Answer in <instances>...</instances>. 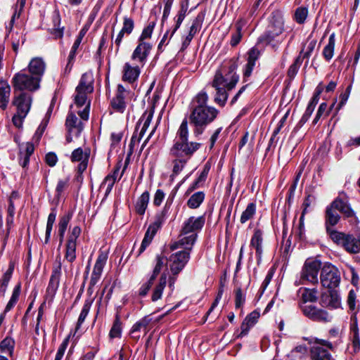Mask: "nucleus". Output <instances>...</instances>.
<instances>
[{
  "mask_svg": "<svg viewBox=\"0 0 360 360\" xmlns=\"http://www.w3.org/2000/svg\"><path fill=\"white\" fill-rule=\"evenodd\" d=\"M208 95L200 91L193 99L188 120L193 127V134L195 137L202 135L207 125L213 122L219 115V110L213 106L207 105Z\"/></svg>",
  "mask_w": 360,
  "mask_h": 360,
  "instance_id": "1",
  "label": "nucleus"
},
{
  "mask_svg": "<svg viewBox=\"0 0 360 360\" xmlns=\"http://www.w3.org/2000/svg\"><path fill=\"white\" fill-rule=\"evenodd\" d=\"M188 137V120L184 118L177 129L174 144L170 149L172 156L190 159L199 150L202 144L196 141H189Z\"/></svg>",
  "mask_w": 360,
  "mask_h": 360,
  "instance_id": "2",
  "label": "nucleus"
},
{
  "mask_svg": "<svg viewBox=\"0 0 360 360\" xmlns=\"http://www.w3.org/2000/svg\"><path fill=\"white\" fill-rule=\"evenodd\" d=\"M205 217L204 216L191 217L184 221L179 240L169 245L170 250L178 248L191 250L197 239V233L204 226Z\"/></svg>",
  "mask_w": 360,
  "mask_h": 360,
  "instance_id": "3",
  "label": "nucleus"
},
{
  "mask_svg": "<svg viewBox=\"0 0 360 360\" xmlns=\"http://www.w3.org/2000/svg\"><path fill=\"white\" fill-rule=\"evenodd\" d=\"M94 75L91 71L84 73L79 83L76 88L75 103L77 107H82L86 104L84 109L79 112V116L84 120H87L89 114L90 101H87V95L94 90Z\"/></svg>",
  "mask_w": 360,
  "mask_h": 360,
  "instance_id": "4",
  "label": "nucleus"
},
{
  "mask_svg": "<svg viewBox=\"0 0 360 360\" xmlns=\"http://www.w3.org/2000/svg\"><path fill=\"white\" fill-rule=\"evenodd\" d=\"M284 31V20L281 11H276L271 13L266 31L259 39V42L271 44L276 40Z\"/></svg>",
  "mask_w": 360,
  "mask_h": 360,
  "instance_id": "5",
  "label": "nucleus"
},
{
  "mask_svg": "<svg viewBox=\"0 0 360 360\" xmlns=\"http://www.w3.org/2000/svg\"><path fill=\"white\" fill-rule=\"evenodd\" d=\"M321 262L314 258H308L304 263L300 276L295 283L297 285L317 284L319 272L321 269Z\"/></svg>",
  "mask_w": 360,
  "mask_h": 360,
  "instance_id": "6",
  "label": "nucleus"
},
{
  "mask_svg": "<svg viewBox=\"0 0 360 360\" xmlns=\"http://www.w3.org/2000/svg\"><path fill=\"white\" fill-rule=\"evenodd\" d=\"M328 233L330 238L347 252L352 254L360 253V233L356 238L352 234L338 232L328 228Z\"/></svg>",
  "mask_w": 360,
  "mask_h": 360,
  "instance_id": "7",
  "label": "nucleus"
},
{
  "mask_svg": "<svg viewBox=\"0 0 360 360\" xmlns=\"http://www.w3.org/2000/svg\"><path fill=\"white\" fill-rule=\"evenodd\" d=\"M41 81L30 73H27L26 70H22L16 73L13 79L12 84L15 92L16 91L27 90L34 91L39 89Z\"/></svg>",
  "mask_w": 360,
  "mask_h": 360,
  "instance_id": "8",
  "label": "nucleus"
},
{
  "mask_svg": "<svg viewBox=\"0 0 360 360\" xmlns=\"http://www.w3.org/2000/svg\"><path fill=\"white\" fill-rule=\"evenodd\" d=\"M13 105L16 107L17 111L13 117V122L15 126L20 128L22 125V121L30 111L32 104V97L29 94L20 92L15 96Z\"/></svg>",
  "mask_w": 360,
  "mask_h": 360,
  "instance_id": "9",
  "label": "nucleus"
},
{
  "mask_svg": "<svg viewBox=\"0 0 360 360\" xmlns=\"http://www.w3.org/2000/svg\"><path fill=\"white\" fill-rule=\"evenodd\" d=\"M320 281L323 288L330 290L337 288L340 282L339 270L330 263L324 264L321 268Z\"/></svg>",
  "mask_w": 360,
  "mask_h": 360,
  "instance_id": "10",
  "label": "nucleus"
},
{
  "mask_svg": "<svg viewBox=\"0 0 360 360\" xmlns=\"http://www.w3.org/2000/svg\"><path fill=\"white\" fill-rule=\"evenodd\" d=\"M191 250L184 249L170 255L169 264L173 274H178L184 268L190 259Z\"/></svg>",
  "mask_w": 360,
  "mask_h": 360,
  "instance_id": "11",
  "label": "nucleus"
},
{
  "mask_svg": "<svg viewBox=\"0 0 360 360\" xmlns=\"http://www.w3.org/2000/svg\"><path fill=\"white\" fill-rule=\"evenodd\" d=\"M143 66L133 63L127 62L122 67V81L131 84L132 86L136 85V81L138 80L141 74V69Z\"/></svg>",
  "mask_w": 360,
  "mask_h": 360,
  "instance_id": "12",
  "label": "nucleus"
},
{
  "mask_svg": "<svg viewBox=\"0 0 360 360\" xmlns=\"http://www.w3.org/2000/svg\"><path fill=\"white\" fill-rule=\"evenodd\" d=\"M238 81V76L236 73L226 75L224 77L220 72H216L212 81V86L215 89H226L231 90L235 87Z\"/></svg>",
  "mask_w": 360,
  "mask_h": 360,
  "instance_id": "13",
  "label": "nucleus"
},
{
  "mask_svg": "<svg viewBox=\"0 0 360 360\" xmlns=\"http://www.w3.org/2000/svg\"><path fill=\"white\" fill-rule=\"evenodd\" d=\"M151 49L152 45L150 43L146 41H139L137 46L135 48L131 56V60L134 63L143 67L147 61Z\"/></svg>",
  "mask_w": 360,
  "mask_h": 360,
  "instance_id": "14",
  "label": "nucleus"
},
{
  "mask_svg": "<svg viewBox=\"0 0 360 360\" xmlns=\"http://www.w3.org/2000/svg\"><path fill=\"white\" fill-rule=\"evenodd\" d=\"M323 347L333 349V345L330 342L324 340H317L316 345L311 349V360H332L331 355Z\"/></svg>",
  "mask_w": 360,
  "mask_h": 360,
  "instance_id": "15",
  "label": "nucleus"
},
{
  "mask_svg": "<svg viewBox=\"0 0 360 360\" xmlns=\"http://www.w3.org/2000/svg\"><path fill=\"white\" fill-rule=\"evenodd\" d=\"M129 92L122 85L117 86V90L115 96L111 100V107L114 111L123 113L127 109L128 104V99L127 96Z\"/></svg>",
  "mask_w": 360,
  "mask_h": 360,
  "instance_id": "16",
  "label": "nucleus"
},
{
  "mask_svg": "<svg viewBox=\"0 0 360 360\" xmlns=\"http://www.w3.org/2000/svg\"><path fill=\"white\" fill-rule=\"evenodd\" d=\"M300 308L303 314L310 319L316 321H330L331 316L325 310L318 309L317 307L309 304H300Z\"/></svg>",
  "mask_w": 360,
  "mask_h": 360,
  "instance_id": "17",
  "label": "nucleus"
},
{
  "mask_svg": "<svg viewBox=\"0 0 360 360\" xmlns=\"http://www.w3.org/2000/svg\"><path fill=\"white\" fill-rule=\"evenodd\" d=\"M108 260V253L105 252H101L99 253L95 264L94 266L93 271L91 275V278L89 281L90 288L94 287L97 284L98 281L100 280L103 268L106 264Z\"/></svg>",
  "mask_w": 360,
  "mask_h": 360,
  "instance_id": "18",
  "label": "nucleus"
},
{
  "mask_svg": "<svg viewBox=\"0 0 360 360\" xmlns=\"http://www.w3.org/2000/svg\"><path fill=\"white\" fill-rule=\"evenodd\" d=\"M250 247L255 250L257 262L262 261L264 252V233L260 229H255L250 240Z\"/></svg>",
  "mask_w": 360,
  "mask_h": 360,
  "instance_id": "19",
  "label": "nucleus"
},
{
  "mask_svg": "<svg viewBox=\"0 0 360 360\" xmlns=\"http://www.w3.org/2000/svg\"><path fill=\"white\" fill-rule=\"evenodd\" d=\"M90 150L89 148H77L75 149L71 155L72 162H79L77 167L78 172L82 173L87 167Z\"/></svg>",
  "mask_w": 360,
  "mask_h": 360,
  "instance_id": "20",
  "label": "nucleus"
},
{
  "mask_svg": "<svg viewBox=\"0 0 360 360\" xmlns=\"http://www.w3.org/2000/svg\"><path fill=\"white\" fill-rule=\"evenodd\" d=\"M27 70L29 73L41 81L46 70V63L41 58L34 57L30 61Z\"/></svg>",
  "mask_w": 360,
  "mask_h": 360,
  "instance_id": "21",
  "label": "nucleus"
},
{
  "mask_svg": "<svg viewBox=\"0 0 360 360\" xmlns=\"http://www.w3.org/2000/svg\"><path fill=\"white\" fill-rule=\"evenodd\" d=\"M260 56L259 50L254 46L248 52V63L244 70V76L248 77L251 75L252 72L255 66L256 61Z\"/></svg>",
  "mask_w": 360,
  "mask_h": 360,
  "instance_id": "22",
  "label": "nucleus"
},
{
  "mask_svg": "<svg viewBox=\"0 0 360 360\" xmlns=\"http://www.w3.org/2000/svg\"><path fill=\"white\" fill-rule=\"evenodd\" d=\"M259 315L258 311H254L245 317L240 326L241 332L239 335L240 337L246 335L248 333L250 329L257 322Z\"/></svg>",
  "mask_w": 360,
  "mask_h": 360,
  "instance_id": "23",
  "label": "nucleus"
},
{
  "mask_svg": "<svg viewBox=\"0 0 360 360\" xmlns=\"http://www.w3.org/2000/svg\"><path fill=\"white\" fill-rule=\"evenodd\" d=\"M34 150V145L30 142L20 146V164L22 167H26L29 164L30 156L33 153Z\"/></svg>",
  "mask_w": 360,
  "mask_h": 360,
  "instance_id": "24",
  "label": "nucleus"
},
{
  "mask_svg": "<svg viewBox=\"0 0 360 360\" xmlns=\"http://www.w3.org/2000/svg\"><path fill=\"white\" fill-rule=\"evenodd\" d=\"M154 110L153 108H150L148 110H146L145 112L142 115L141 118L139 119L137 125H136V131L141 127L140 131L141 136H143L146 130L148 129L151 120L153 117Z\"/></svg>",
  "mask_w": 360,
  "mask_h": 360,
  "instance_id": "25",
  "label": "nucleus"
},
{
  "mask_svg": "<svg viewBox=\"0 0 360 360\" xmlns=\"http://www.w3.org/2000/svg\"><path fill=\"white\" fill-rule=\"evenodd\" d=\"M60 16L58 11H55L52 16V27L49 29L51 34L55 39H60L63 36L64 27H60Z\"/></svg>",
  "mask_w": 360,
  "mask_h": 360,
  "instance_id": "26",
  "label": "nucleus"
},
{
  "mask_svg": "<svg viewBox=\"0 0 360 360\" xmlns=\"http://www.w3.org/2000/svg\"><path fill=\"white\" fill-rule=\"evenodd\" d=\"M333 207H336L339 212L342 213L347 217H350L354 215V212L351 208L347 200L346 199H342L340 198H336L333 202Z\"/></svg>",
  "mask_w": 360,
  "mask_h": 360,
  "instance_id": "27",
  "label": "nucleus"
},
{
  "mask_svg": "<svg viewBox=\"0 0 360 360\" xmlns=\"http://www.w3.org/2000/svg\"><path fill=\"white\" fill-rule=\"evenodd\" d=\"M340 219V215L338 214V210L336 207H333V203L330 205L329 207L326 210V230L328 231V228L334 230L331 226H335L338 224Z\"/></svg>",
  "mask_w": 360,
  "mask_h": 360,
  "instance_id": "28",
  "label": "nucleus"
},
{
  "mask_svg": "<svg viewBox=\"0 0 360 360\" xmlns=\"http://www.w3.org/2000/svg\"><path fill=\"white\" fill-rule=\"evenodd\" d=\"M298 295L300 297L302 305H307V302H315L317 299V290L315 289H309L301 288L298 290Z\"/></svg>",
  "mask_w": 360,
  "mask_h": 360,
  "instance_id": "29",
  "label": "nucleus"
},
{
  "mask_svg": "<svg viewBox=\"0 0 360 360\" xmlns=\"http://www.w3.org/2000/svg\"><path fill=\"white\" fill-rule=\"evenodd\" d=\"M167 276L166 274H162L159 279V281L155 285L151 296V300L153 302H156L161 299L163 290L167 284Z\"/></svg>",
  "mask_w": 360,
  "mask_h": 360,
  "instance_id": "30",
  "label": "nucleus"
},
{
  "mask_svg": "<svg viewBox=\"0 0 360 360\" xmlns=\"http://www.w3.org/2000/svg\"><path fill=\"white\" fill-rule=\"evenodd\" d=\"M61 274V263L58 262V266L55 267L53 270L49 286L48 291L55 292L58 288L60 277Z\"/></svg>",
  "mask_w": 360,
  "mask_h": 360,
  "instance_id": "31",
  "label": "nucleus"
},
{
  "mask_svg": "<svg viewBox=\"0 0 360 360\" xmlns=\"http://www.w3.org/2000/svg\"><path fill=\"white\" fill-rule=\"evenodd\" d=\"M151 321L152 319L148 316L143 317L136 323H134L131 329V334L132 335L133 338H139V335H136V334L137 332L141 330H143L145 333H146L148 332V326L150 324Z\"/></svg>",
  "mask_w": 360,
  "mask_h": 360,
  "instance_id": "32",
  "label": "nucleus"
},
{
  "mask_svg": "<svg viewBox=\"0 0 360 360\" xmlns=\"http://www.w3.org/2000/svg\"><path fill=\"white\" fill-rule=\"evenodd\" d=\"M321 92V89L319 88V86L316 89V93L311 98V101H309L308 106L305 110L304 114L303 115L302 117V121L306 122L308 120L309 117L311 115L312 112H314L316 105H317L319 101V95Z\"/></svg>",
  "mask_w": 360,
  "mask_h": 360,
  "instance_id": "33",
  "label": "nucleus"
},
{
  "mask_svg": "<svg viewBox=\"0 0 360 360\" xmlns=\"http://www.w3.org/2000/svg\"><path fill=\"white\" fill-rule=\"evenodd\" d=\"M149 200H150V193L148 191L143 192L141 195V196L138 198V200L136 202L135 209H136V212L139 214H140V215L144 214V213L147 209V207H148V205L149 202Z\"/></svg>",
  "mask_w": 360,
  "mask_h": 360,
  "instance_id": "34",
  "label": "nucleus"
},
{
  "mask_svg": "<svg viewBox=\"0 0 360 360\" xmlns=\"http://www.w3.org/2000/svg\"><path fill=\"white\" fill-rule=\"evenodd\" d=\"M11 88L9 84L3 80L0 81V107L5 108L9 101Z\"/></svg>",
  "mask_w": 360,
  "mask_h": 360,
  "instance_id": "35",
  "label": "nucleus"
},
{
  "mask_svg": "<svg viewBox=\"0 0 360 360\" xmlns=\"http://www.w3.org/2000/svg\"><path fill=\"white\" fill-rule=\"evenodd\" d=\"M15 341L11 337L5 338L0 343V351L1 353L8 355L11 359L13 357Z\"/></svg>",
  "mask_w": 360,
  "mask_h": 360,
  "instance_id": "36",
  "label": "nucleus"
},
{
  "mask_svg": "<svg viewBox=\"0 0 360 360\" xmlns=\"http://www.w3.org/2000/svg\"><path fill=\"white\" fill-rule=\"evenodd\" d=\"M335 45V33H332L329 37L328 44L324 47L323 50V56L327 61L330 60L333 57Z\"/></svg>",
  "mask_w": 360,
  "mask_h": 360,
  "instance_id": "37",
  "label": "nucleus"
},
{
  "mask_svg": "<svg viewBox=\"0 0 360 360\" xmlns=\"http://www.w3.org/2000/svg\"><path fill=\"white\" fill-rule=\"evenodd\" d=\"M187 12V7L184 5H181L180 10L177 15L174 18L175 25L172 28L170 34V38L174 34L177 30L180 27L182 22L184 21Z\"/></svg>",
  "mask_w": 360,
  "mask_h": 360,
  "instance_id": "38",
  "label": "nucleus"
},
{
  "mask_svg": "<svg viewBox=\"0 0 360 360\" xmlns=\"http://www.w3.org/2000/svg\"><path fill=\"white\" fill-rule=\"evenodd\" d=\"M245 24H246V22L243 19H240V20H238L236 22V32L232 34L231 39L230 41V44L232 46H236L240 41L241 38H242L241 31Z\"/></svg>",
  "mask_w": 360,
  "mask_h": 360,
  "instance_id": "39",
  "label": "nucleus"
},
{
  "mask_svg": "<svg viewBox=\"0 0 360 360\" xmlns=\"http://www.w3.org/2000/svg\"><path fill=\"white\" fill-rule=\"evenodd\" d=\"M205 199V193L202 191H198L193 194L187 202L188 206L191 209L198 208Z\"/></svg>",
  "mask_w": 360,
  "mask_h": 360,
  "instance_id": "40",
  "label": "nucleus"
},
{
  "mask_svg": "<svg viewBox=\"0 0 360 360\" xmlns=\"http://www.w3.org/2000/svg\"><path fill=\"white\" fill-rule=\"evenodd\" d=\"M157 231H158L153 229L150 226L148 228L139 251V255L142 253L146 250V248L150 245Z\"/></svg>",
  "mask_w": 360,
  "mask_h": 360,
  "instance_id": "41",
  "label": "nucleus"
},
{
  "mask_svg": "<svg viewBox=\"0 0 360 360\" xmlns=\"http://www.w3.org/2000/svg\"><path fill=\"white\" fill-rule=\"evenodd\" d=\"M326 304L333 309H337L340 306V298L335 290H330L329 295L324 300Z\"/></svg>",
  "mask_w": 360,
  "mask_h": 360,
  "instance_id": "42",
  "label": "nucleus"
},
{
  "mask_svg": "<svg viewBox=\"0 0 360 360\" xmlns=\"http://www.w3.org/2000/svg\"><path fill=\"white\" fill-rule=\"evenodd\" d=\"M77 243L67 241L65 243V259L72 263L76 259Z\"/></svg>",
  "mask_w": 360,
  "mask_h": 360,
  "instance_id": "43",
  "label": "nucleus"
},
{
  "mask_svg": "<svg viewBox=\"0 0 360 360\" xmlns=\"http://www.w3.org/2000/svg\"><path fill=\"white\" fill-rule=\"evenodd\" d=\"M122 335V322L118 314L116 315L113 325L110 330L109 337L110 339L120 338Z\"/></svg>",
  "mask_w": 360,
  "mask_h": 360,
  "instance_id": "44",
  "label": "nucleus"
},
{
  "mask_svg": "<svg viewBox=\"0 0 360 360\" xmlns=\"http://www.w3.org/2000/svg\"><path fill=\"white\" fill-rule=\"evenodd\" d=\"M71 219V214H67L63 216L58 223V234L60 236V243H61L63 240L65 233L66 231L68 225Z\"/></svg>",
  "mask_w": 360,
  "mask_h": 360,
  "instance_id": "45",
  "label": "nucleus"
},
{
  "mask_svg": "<svg viewBox=\"0 0 360 360\" xmlns=\"http://www.w3.org/2000/svg\"><path fill=\"white\" fill-rule=\"evenodd\" d=\"M167 214V208L165 206L160 212L156 214L154 222L151 224L149 226L152 227L153 229L156 231H158V229L162 226V225L165 222Z\"/></svg>",
  "mask_w": 360,
  "mask_h": 360,
  "instance_id": "46",
  "label": "nucleus"
},
{
  "mask_svg": "<svg viewBox=\"0 0 360 360\" xmlns=\"http://www.w3.org/2000/svg\"><path fill=\"white\" fill-rule=\"evenodd\" d=\"M256 212V205L255 203H250L248 205L245 211L243 212L240 221L242 224L245 223L253 217Z\"/></svg>",
  "mask_w": 360,
  "mask_h": 360,
  "instance_id": "47",
  "label": "nucleus"
},
{
  "mask_svg": "<svg viewBox=\"0 0 360 360\" xmlns=\"http://www.w3.org/2000/svg\"><path fill=\"white\" fill-rule=\"evenodd\" d=\"M66 125L70 132L74 129H77L79 132L81 131V122L78 120L76 115L73 113H70L67 117Z\"/></svg>",
  "mask_w": 360,
  "mask_h": 360,
  "instance_id": "48",
  "label": "nucleus"
},
{
  "mask_svg": "<svg viewBox=\"0 0 360 360\" xmlns=\"http://www.w3.org/2000/svg\"><path fill=\"white\" fill-rule=\"evenodd\" d=\"M188 160L186 158H176L172 162V175H178L184 168Z\"/></svg>",
  "mask_w": 360,
  "mask_h": 360,
  "instance_id": "49",
  "label": "nucleus"
},
{
  "mask_svg": "<svg viewBox=\"0 0 360 360\" xmlns=\"http://www.w3.org/2000/svg\"><path fill=\"white\" fill-rule=\"evenodd\" d=\"M91 304H92L91 300H86L85 301V302L82 307V311L79 314L78 321H77V328H79L84 321L86 317L87 316V315L89 312V310L91 307Z\"/></svg>",
  "mask_w": 360,
  "mask_h": 360,
  "instance_id": "50",
  "label": "nucleus"
},
{
  "mask_svg": "<svg viewBox=\"0 0 360 360\" xmlns=\"http://www.w3.org/2000/svg\"><path fill=\"white\" fill-rule=\"evenodd\" d=\"M69 184L70 177H65L58 180L56 187V192L58 198L62 195L65 191L68 188Z\"/></svg>",
  "mask_w": 360,
  "mask_h": 360,
  "instance_id": "51",
  "label": "nucleus"
},
{
  "mask_svg": "<svg viewBox=\"0 0 360 360\" xmlns=\"http://www.w3.org/2000/svg\"><path fill=\"white\" fill-rule=\"evenodd\" d=\"M26 0H17L16 4L14 8V13L13 14L12 18L10 22V30L12 29L13 22L15 18H18L20 15V13L22 11L24 6L25 4Z\"/></svg>",
  "mask_w": 360,
  "mask_h": 360,
  "instance_id": "52",
  "label": "nucleus"
},
{
  "mask_svg": "<svg viewBox=\"0 0 360 360\" xmlns=\"http://www.w3.org/2000/svg\"><path fill=\"white\" fill-rule=\"evenodd\" d=\"M155 26V22H154V21L150 22L148 23V25L143 29V30L139 39V42L145 41L146 39L150 38Z\"/></svg>",
  "mask_w": 360,
  "mask_h": 360,
  "instance_id": "53",
  "label": "nucleus"
},
{
  "mask_svg": "<svg viewBox=\"0 0 360 360\" xmlns=\"http://www.w3.org/2000/svg\"><path fill=\"white\" fill-rule=\"evenodd\" d=\"M226 90V89H216L214 101L219 105L224 106L228 98Z\"/></svg>",
  "mask_w": 360,
  "mask_h": 360,
  "instance_id": "54",
  "label": "nucleus"
},
{
  "mask_svg": "<svg viewBox=\"0 0 360 360\" xmlns=\"http://www.w3.org/2000/svg\"><path fill=\"white\" fill-rule=\"evenodd\" d=\"M163 4V12L162 21L164 22L169 17L174 0H162Z\"/></svg>",
  "mask_w": 360,
  "mask_h": 360,
  "instance_id": "55",
  "label": "nucleus"
},
{
  "mask_svg": "<svg viewBox=\"0 0 360 360\" xmlns=\"http://www.w3.org/2000/svg\"><path fill=\"white\" fill-rule=\"evenodd\" d=\"M134 27V20L129 17H124L123 20V26L122 30L123 32H125L127 34H130Z\"/></svg>",
  "mask_w": 360,
  "mask_h": 360,
  "instance_id": "56",
  "label": "nucleus"
},
{
  "mask_svg": "<svg viewBox=\"0 0 360 360\" xmlns=\"http://www.w3.org/2000/svg\"><path fill=\"white\" fill-rule=\"evenodd\" d=\"M307 13L308 11L306 8L300 7L297 8L295 13V20L300 24L303 23L306 20Z\"/></svg>",
  "mask_w": 360,
  "mask_h": 360,
  "instance_id": "57",
  "label": "nucleus"
},
{
  "mask_svg": "<svg viewBox=\"0 0 360 360\" xmlns=\"http://www.w3.org/2000/svg\"><path fill=\"white\" fill-rule=\"evenodd\" d=\"M116 177H112L110 174H108L104 179L103 182L102 183V186L103 188L105 187V193L108 194L111 191L112 188L116 182Z\"/></svg>",
  "mask_w": 360,
  "mask_h": 360,
  "instance_id": "58",
  "label": "nucleus"
},
{
  "mask_svg": "<svg viewBox=\"0 0 360 360\" xmlns=\"http://www.w3.org/2000/svg\"><path fill=\"white\" fill-rule=\"evenodd\" d=\"M156 259H157L156 264L153 269V274L150 276V277H153L154 279H155L157 276L160 274L162 268L163 267V266L165 263V259L163 257L158 256Z\"/></svg>",
  "mask_w": 360,
  "mask_h": 360,
  "instance_id": "59",
  "label": "nucleus"
},
{
  "mask_svg": "<svg viewBox=\"0 0 360 360\" xmlns=\"http://www.w3.org/2000/svg\"><path fill=\"white\" fill-rule=\"evenodd\" d=\"M155 280V279H154L153 277L150 276L149 279L146 283L142 284L139 289V295L141 296H146L148 294V291L153 285Z\"/></svg>",
  "mask_w": 360,
  "mask_h": 360,
  "instance_id": "60",
  "label": "nucleus"
},
{
  "mask_svg": "<svg viewBox=\"0 0 360 360\" xmlns=\"http://www.w3.org/2000/svg\"><path fill=\"white\" fill-rule=\"evenodd\" d=\"M81 233L80 227L76 226L72 228L70 234L68 235L67 241L77 243V238Z\"/></svg>",
  "mask_w": 360,
  "mask_h": 360,
  "instance_id": "61",
  "label": "nucleus"
},
{
  "mask_svg": "<svg viewBox=\"0 0 360 360\" xmlns=\"http://www.w3.org/2000/svg\"><path fill=\"white\" fill-rule=\"evenodd\" d=\"M165 198V193L161 189H158L154 195L153 205L160 206Z\"/></svg>",
  "mask_w": 360,
  "mask_h": 360,
  "instance_id": "62",
  "label": "nucleus"
},
{
  "mask_svg": "<svg viewBox=\"0 0 360 360\" xmlns=\"http://www.w3.org/2000/svg\"><path fill=\"white\" fill-rule=\"evenodd\" d=\"M245 300V298L242 292V290L240 289H238L236 292V300H235L236 308L241 307L243 305Z\"/></svg>",
  "mask_w": 360,
  "mask_h": 360,
  "instance_id": "63",
  "label": "nucleus"
},
{
  "mask_svg": "<svg viewBox=\"0 0 360 360\" xmlns=\"http://www.w3.org/2000/svg\"><path fill=\"white\" fill-rule=\"evenodd\" d=\"M143 136H141V132L138 134L137 131L136 130L131 139L129 143V148L131 150L135 149L136 146H138Z\"/></svg>",
  "mask_w": 360,
  "mask_h": 360,
  "instance_id": "64",
  "label": "nucleus"
}]
</instances>
